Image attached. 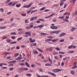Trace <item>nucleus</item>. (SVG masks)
<instances>
[{
    "mask_svg": "<svg viewBox=\"0 0 77 77\" xmlns=\"http://www.w3.org/2000/svg\"><path fill=\"white\" fill-rule=\"evenodd\" d=\"M18 3V2H14L12 4V6H14L15 5H16V4H17Z\"/></svg>",
    "mask_w": 77,
    "mask_h": 77,
    "instance_id": "9b49d317",
    "label": "nucleus"
},
{
    "mask_svg": "<svg viewBox=\"0 0 77 77\" xmlns=\"http://www.w3.org/2000/svg\"><path fill=\"white\" fill-rule=\"evenodd\" d=\"M26 75L27 76H31V75H32V74H29L28 73L26 74Z\"/></svg>",
    "mask_w": 77,
    "mask_h": 77,
    "instance_id": "052dcab7",
    "label": "nucleus"
},
{
    "mask_svg": "<svg viewBox=\"0 0 77 77\" xmlns=\"http://www.w3.org/2000/svg\"><path fill=\"white\" fill-rule=\"evenodd\" d=\"M54 59H56V60H58V57H57V56H54Z\"/></svg>",
    "mask_w": 77,
    "mask_h": 77,
    "instance_id": "ea45409f",
    "label": "nucleus"
},
{
    "mask_svg": "<svg viewBox=\"0 0 77 77\" xmlns=\"http://www.w3.org/2000/svg\"><path fill=\"white\" fill-rule=\"evenodd\" d=\"M22 38H23V37H20V38H17V41H20L21 39H22Z\"/></svg>",
    "mask_w": 77,
    "mask_h": 77,
    "instance_id": "a19ab883",
    "label": "nucleus"
},
{
    "mask_svg": "<svg viewBox=\"0 0 77 77\" xmlns=\"http://www.w3.org/2000/svg\"><path fill=\"white\" fill-rule=\"evenodd\" d=\"M66 4H64V6L63 7L64 9L66 8Z\"/></svg>",
    "mask_w": 77,
    "mask_h": 77,
    "instance_id": "bf43d9fd",
    "label": "nucleus"
},
{
    "mask_svg": "<svg viewBox=\"0 0 77 77\" xmlns=\"http://www.w3.org/2000/svg\"><path fill=\"white\" fill-rule=\"evenodd\" d=\"M49 74H51V75H53V76H54V77H56V75L55 74L53 73H52L51 72H49Z\"/></svg>",
    "mask_w": 77,
    "mask_h": 77,
    "instance_id": "6e6552de",
    "label": "nucleus"
},
{
    "mask_svg": "<svg viewBox=\"0 0 77 77\" xmlns=\"http://www.w3.org/2000/svg\"><path fill=\"white\" fill-rule=\"evenodd\" d=\"M36 49H37L38 51H40V52H41L42 53H43L44 52V51H42V50H41L40 49H39V48H36Z\"/></svg>",
    "mask_w": 77,
    "mask_h": 77,
    "instance_id": "dca6fc26",
    "label": "nucleus"
},
{
    "mask_svg": "<svg viewBox=\"0 0 77 77\" xmlns=\"http://www.w3.org/2000/svg\"><path fill=\"white\" fill-rule=\"evenodd\" d=\"M54 6V7H59V5H53Z\"/></svg>",
    "mask_w": 77,
    "mask_h": 77,
    "instance_id": "a18cd8bd",
    "label": "nucleus"
},
{
    "mask_svg": "<svg viewBox=\"0 0 77 77\" xmlns=\"http://www.w3.org/2000/svg\"><path fill=\"white\" fill-rule=\"evenodd\" d=\"M26 29H30V27H29V26H28L27 27H26Z\"/></svg>",
    "mask_w": 77,
    "mask_h": 77,
    "instance_id": "864d4df0",
    "label": "nucleus"
},
{
    "mask_svg": "<svg viewBox=\"0 0 77 77\" xmlns=\"http://www.w3.org/2000/svg\"><path fill=\"white\" fill-rule=\"evenodd\" d=\"M15 38H16L14 36H12L11 38V39H15Z\"/></svg>",
    "mask_w": 77,
    "mask_h": 77,
    "instance_id": "69168bd1",
    "label": "nucleus"
},
{
    "mask_svg": "<svg viewBox=\"0 0 77 77\" xmlns=\"http://www.w3.org/2000/svg\"><path fill=\"white\" fill-rule=\"evenodd\" d=\"M32 44L33 45H32V46H36V45H37V44H36V43Z\"/></svg>",
    "mask_w": 77,
    "mask_h": 77,
    "instance_id": "de8ad7c7",
    "label": "nucleus"
},
{
    "mask_svg": "<svg viewBox=\"0 0 77 77\" xmlns=\"http://www.w3.org/2000/svg\"><path fill=\"white\" fill-rule=\"evenodd\" d=\"M29 41H30L31 43H34V42H36L35 39H33L32 40V38L29 39Z\"/></svg>",
    "mask_w": 77,
    "mask_h": 77,
    "instance_id": "20e7f679",
    "label": "nucleus"
},
{
    "mask_svg": "<svg viewBox=\"0 0 77 77\" xmlns=\"http://www.w3.org/2000/svg\"><path fill=\"white\" fill-rule=\"evenodd\" d=\"M55 14H52L49 15L48 16H47V17H45V18H50V17H52V16H53V15H55Z\"/></svg>",
    "mask_w": 77,
    "mask_h": 77,
    "instance_id": "0eeeda50",
    "label": "nucleus"
},
{
    "mask_svg": "<svg viewBox=\"0 0 77 77\" xmlns=\"http://www.w3.org/2000/svg\"><path fill=\"white\" fill-rule=\"evenodd\" d=\"M63 5H64L63 2H61L60 4V6H63Z\"/></svg>",
    "mask_w": 77,
    "mask_h": 77,
    "instance_id": "aec40b11",
    "label": "nucleus"
},
{
    "mask_svg": "<svg viewBox=\"0 0 77 77\" xmlns=\"http://www.w3.org/2000/svg\"><path fill=\"white\" fill-rule=\"evenodd\" d=\"M65 41L64 39H61L59 41L60 42H63Z\"/></svg>",
    "mask_w": 77,
    "mask_h": 77,
    "instance_id": "473e14b6",
    "label": "nucleus"
},
{
    "mask_svg": "<svg viewBox=\"0 0 77 77\" xmlns=\"http://www.w3.org/2000/svg\"><path fill=\"white\" fill-rule=\"evenodd\" d=\"M46 8L45 7H44L43 8H41L40 9V11H44V10H45V9Z\"/></svg>",
    "mask_w": 77,
    "mask_h": 77,
    "instance_id": "2f4dec72",
    "label": "nucleus"
},
{
    "mask_svg": "<svg viewBox=\"0 0 77 77\" xmlns=\"http://www.w3.org/2000/svg\"><path fill=\"white\" fill-rule=\"evenodd\" d=\"M37 76L38 77H48V76H46V75H43L41 76L39 75H37Z\"/></svg>",
    "mask_w": 77,
    "mask_h": 77,
    "instance_id": "412c9836",
    "label": "nucleus"
},
{
    "mask_svg": "<svg viewBox=\"0 0 77 77\" xmlns=\"http://www.w3.org/2000/svg\"><path fill=\"white\" fill-rule=\"evenodd\" d=\"M10 1H11V0H8L6 1L5 3H6V4H7V3H9Z\"/></svg>",
    "mask_w": 77,
    "mask_h": 77,
    "instance_id": "4c0bfd02",
    "label": "nucleus"
},
{
    "mask_svg": "<svg viewBox=\"0 0 77 77\" xmlns=\"http://www.w3.org/2000/svg\"><path fill=\"white\" fill-rule=\"evenodd\" d=\"M2 69H7V67H2Z\"/></svg>",
    "mask_w": 77,
    "mask_h": 77,
    "instance_id": "680f3d73",
    "label": "nucleus"
},
{
    "mask_svg": "<svg viewBox=\"0 0 77 77\" xmlns=\"http://www.w3.org/2000/svg\"><path fill=\"white\" fill-rule=\"evenodd\" d=\"M47 50H49L50 51H52V48H48L47 49Z\"/></svg>",
    "mask_w": 77,
    "mask_h": 77,
    "instance_id": "5fc2aeb1",
    "label": "nucleus"
},
{
    "mask_svg": "<svg viewBox=\"0 0 77 77\" xmlns=\"http://www.w3.org/2000/svg\"><path fill=\"white\" fill-rule=\"evenodd\" d=\"M36 23H40V21L39 20H37L36 21Z\"/></svg>",
    "mask_w": 77,
    "mask_h": 77,
    "instance_id": "774afa93",
    "label": "nucleus"
},
{
    "mask_svg": "<svg viewBox=\"0 0 77 77\" xmlns=\"http://www.w3.org/2000/svg\"><path fill=\"white\" fill-rule=\"evenodd\" d=\"M62 71V70L60 69H57V72H59V71Z\"/></svg>",
    "mask_w": 77,
    "mask_h": 77,
    "instance_id": "49530a36",
    "label": "nucleus"
},
{
    "mask_svg": "<svg viewBox=\"0 0 77 77\" xmlns=\"http://www.w3.org/2000/svg\"><path fill=\"white\" fill-rule=\"evenodd\" d=\"M41 34L42 35H43V36H45V35H47V34L46 33H41Z\"/></svg>",
    "mask_w": 77,
    "mask_h": 77,
    "instance_id": "393cba45",
    "label": "nucleus"
},
{
    "mask_svg": "<svg viewBox=\"0 0 77 77\" xmlns=\"http://www.w3.org/2000/svg\"><path fill=\"white\" fill-rule=\"evenodd\" d=\"M17 72L19 73H21L23 71V68H20L17 69Z\"/></svg>",
    "mask_w": 77,
    "mask_h": 77,
    "instance_id": "f03ea898",
    "label": "nucleus"
},
{
    "mask_svg": "<svg viewBox=\"0 0 77 77\" xmlns=\"http://www.w3.org/2000/svg\"><path fill=\"white\" fill-rule=\"evenodd\" d=\"M57 54V53L56 52H54L53 53V54H54V55H56Z\"/></svg>",
    "mask_w": 77,
    "mask_h": 77,
    "instance_id": "6e6d98bb",
    "label": "nucleus"
},
{
    "mask_svg": "<svg viewBox=\"0 0 77 77\" xmlns=\"http://www.w3.org/2000/svg\"><path fill=\"white\" fill-rule=\"evenodd\" d=\"M6 41H7V42H8V43H10V42H11V40L7 39Z\"/></svg>",
    "mask_w": 77,
    "mask_h": 77,
    "instance_id": "4be33fe9",
    "label": "nucleus"
},
{
    "mask_svg": "<svg viewBox=\"0 0 77 77\" xmlns=\"http://www.w3.org/2000/svg\"><path fill=\"white\" fill-rule=\"evenodd\" d=\"M32 52H33V54H38V52L37 51H36V50H33V51H32Z\"/></svg>",
    "mask_w": 77,
    "mask_h": 77,
    "instance_id": "9d476101",
    "label": "nucleus"
},
{
    "mask_svg": "<svg viewBox=\"0 0 77 77\" xmlns=\"http://www.w3.org/2000/svg\"><path fill=\"white\" fill-rule=\"evenodd\" d=\"M21 15L23 17H26V14H22Z\"/></svg>",
    "mask_w": 77,
    "mask_h": 77,
    "instance_id": "603ef678",
    "label": "nucleus"
},
{
    "mask_svg": "<svg viewBox=\"0 0 77 77\" xmlns=\"http://www.w3.org/2000/svg\"><path fill=\"white\" fill-rule=\"evenodd\" d=\"M59 53H61V54H65V53L64 52H59Z\"/></svg>",
    "mask_w": 77,
    "mask_h": 77,
    "instance_id": "338daca9",
    "label": "nucleus"
},
{
    "mask_svg": "<svg viewBox=\"0 0 77 77\" xmlns=\"http://www.w3.org/2000/svg\"><path fill=\"white\" fill-rule=\"evenodd\" d=\"M51 29H57L58 28V27H57V26H51L50 27Z\"/></svg>",
    "mask_w": 77,
    "mask_h": 77,
    "instance_id": "423d86ee",
    "label": "nucleus"
},
{
    "mask_svg": "<svg viewBox=\"0 0 77 77\" xmlns=\"http://www.w3.org/2000/svg\"><path fill=\"white\" fill-rule=\"evenodd\" d=\"M59 40V39H55L52 40H51L52 42H57Z\"/></svg>",
    "mask_w": 77,
    "mask_h": 77,
    "instance_id": "2eb2a0df",
    "label": "nucleus"
},
{
    "mask_svg": "<svg viewBox=\"0 0 77 77\" xmlns=\"http://www.w3.org/2000/svg\"><path fill=\"white\" fill-rule=\"evenodd\" d=\"M60 31H51L50 32L51 34H53L54 33L56 35H59V32H60Z\"/></svg>",
    "mask_w": 77,
    "mask_h": 77,
    "instance_id": "f257e3e1",
    "label": "nucleus"
},
{
    "mask_svg": "<svg viewBox=\"0 0 77 77\" xmlns=\"http://www.w3.org/2000/svg\"><path fill=\"white\" fill-rule=\"evenodd\" d=\"M17 42H12L11 43H10V44H17Z\"/></svg>",
    "mask_w": 77,
    "mask_h": 77,
    "instance_id": "7c9ffc66",
    "label": "nucleus"
},
{
    "mask_svg": "<svg viewBox=\"0 0 77 77\" xmlns=\"http://www.w3.org/2000/svg\"><path fill=\"white\" fill-rule=\"evenodd\" d=\"M70 73L72 75H73L74 74V71L73 70H71L70 71Z\"/></svg>",
    "mask_w": 77,
    "mask_h": 77,
    "instance_id": "cd10ccee",
    "label": "nucleus"
},
{
    "mask_svg": "<svg viewBox=\"0 0 77 77\" xmlns=\"http://www.w3.org/2000/svg\"><path fill=\"white\" fill-rule=\"evenodd\" d=\"M6 26H0V29H6Z\"/></svg>",
    "mask_w": 77,
    "mask_h": 77,
    "instance_id": "f3484780",
    "label": "nucleus"
},
{
    "mask_svg": "<svg viewBox=\"0 0 77 77\" xmlns=\"http://www.w3.org/2000/svg\"><path fill=\"white\" fill-rule=\"evenodd\" d=\"M19 54H20L19 53H16L14 54V57H17V56H18V55H19Z\"/></svg>",
    "mask_w": 77,
    "mask_h": 77,
    "instance_id": "c756f323",
    "label": "nucleus"
},
{
    "mask_svg": "<svg viewBox=\"0 0 77 77\" xmlns=\"http://www.w3.org/2000/svg\"><path fill=\"white\" fill-rule=\"evenodd\" d=\"M21 48H25V47H26V46L22 45L21 46Z\"/></svg>",
    "mask_w": 77,
    "mask_h": 77,
    "instance_id": "0e129e2a",
    "label": "nucleus"
},
{
    "mask_svg": "<svg viewBox=\"0 0 77 77\" xmlns=\"http://www.w3.org/2000/svg\"><path fill=\"white\" fill-rule=\"evenodd\" d=\"M53 71H54V72H55V73H56L57 72V69H53Z\"/></svg>",
    "mask_w": 77,
    "mask_h": 77,
    "instance_id": "09e8293b",
    "label": "nucleus"
},
{
    "mask_svg": "<svg viewBox=\"0 0 77 77\" xmlns=\"http://www.w3.org/2000/svg\"><path fill=\"white\" fill-rule=\"evenodd\" d=\"M55 49L56 50H57L58 51H60V48H55Z\"/></svg>",
    "mask_w": 77,
    "mask_h": 77,
    "instance_id": "8fccbe9b",
    "label": "nucleus"
},
{
    "mask_svg": "<svg viewBox=\"0 0 77 77\" xmlns=\"http://www.w3.org/2000/svg\"><path fill=\"white\" fill-rule=\"evenodd\" d=\"M11 53H9V52H5V53H4V54H5V55H7L8 54H10Z\"/></svg>",
    "mask_w": 77,
    "mask_h": 77,
    "instance_id": "a878e982",
    "label": "nucleus"
},
{
    "mask_svg": "<svg viewBox=\"0 0 77 77\" xmlns=\"http://www.w3.org/2000/svg\"><path fill=\"white\" fill-rule=\"evenodd\" d=\"M14 69V67L10 68L9 69V71H12Z\"/></svg>",
    "mask_w": 77,
    "mask_h": 77,
    "instance_id": "37998d69",
    "label": "nucleus"
},
{
    "mask_svg": "<svg viewBox=\"0 0 77 77\" xmlns=\"http://www.w3.org/2000/svg\"><path fill=\"white\" fill-rule=\"evenodd\" d=\"M76 29H77V28L75 27H73L71 29V32H73L74 30H75Z\"/></svg>",
    "mask_w": 77,
    "mask_h": 77,
    "instance_id": "1a4fd4ad",
    "label": "nucleus"
},
{
    "mask_svg": "<svg viewBox=\"0 0 77 77\" xmlns=\"http://www.w3.org/2000/svg\"><path fill=\"white\" fill-rule=\"evenodd\" d=\"M25 35H29V36H30L31 34L29 32H26L25 33Z\"/></svg>",
    "mask_w": 77,
    "mask_h": 77,
    "instance_id": "ddd939ff",
    "label": "nucleus"
},
{
    "mask_svg": "<svg viewBox=\"0 0 77 77\" xmlns=\"http://www.w3.org/2000/svg\"><path fill=\"white\" fill-rule=\"evenodd\" d=\"M26 65L28 68H29L30 67V65H29V64L27 62H26Z\"/></svg>",
    "mask_w": 77,
    "mask_h": 77,
    "instance_id": "a211bd4d",
    "label": "nucleus"
},
{
    "mask_svg": "<svg viewBox=\"0 0 77 77\" xmlns=\"http://www.w3.org/2000/svg\"><path fill=\"white\" fill-rule=\"evenodd\" d=\"M74 52L73 51H70L68 52V53H73Z\"/></svg>",
    "mask_w": 77,
    "mask_h": 77,
    "instance_id": "c85d7f7f",
    "label": "nucleus"
},
{
    "mask_svg": "<svg viewBox=\"0 0 77 77\" xmlns=\"http://www.w3.org/2000/svg\"><path fill=\"white\" fill-rule=\"evenodd\" d=\"M11 35H17V33L15 32H11Z\"/></svg>",
    "mask_w": 77,
    "mask_h": 77,
    "instance_id": "6ab92c4d",
    "label": "nucleus"
},
{
    "mask_svg": "<svg viewBox=\"0 0 77 77\" xmlns=\"http://www.w3.org/2000/svg\"><path fill=\"white\" fill-rule=\"evenodd\" d=\"M73 48V46L72 45H71V46H69L68 48V49H70L71 48Z\"/></svg>",
    "mask_w": 77,
    "mask_h": 77,
    "instance_id": "f704fd0d",
    "label": "nucleus"
},
{
    "mask_svg": "<svg viewBox=\"0 0 77 77\" xmlns=\"http://www.w3.org/2000/svg\"><path fill=\"white\" fill-rule=\"evenodd\" d=\"M64 15H70V13L69 12H66L64 14Z\"/></svg>",
    "mask_w": 77,
    "mask_h": 77,
    "instance_id": "b1692460",
    "label": "nucleus"
},
{
    "mask_svg": "<svg viewBox=\"0 0 77 77\" xmlns=\"http://www.w3.org/2000/svg\"><path fill=\"white\" fill-rule=\"evenodd\" d=\"M25 22L26 23H29V22L28 21V20H27V19L25 20Z\"/></svg>",
    "mask_w": 77,
    "mask_h": 77,
    "instance_id": "4d7b16f0",
    "label": "nucleus"
},
{
    "mask_svg": "<svg viewBox=\"0 0 77 77\" xmlns=\"http://www.w3.org/2000/svg\"><path fill=\"white\" fill-rule=\"evenodd\" d=\"M22 70L23 71H27V70H28V68H22Z\"/></svg>",
    "mask_w": 77,
    "mask_h": 77,
    "instance_id": "5701e85b",
    "label": "nucleus"
},
{
    "mask_svg": "<svg viewBox=\"0 0 77 77\" xmlns=\"http://www.w3.org/2000/svg\"><path fill=\"white\" fill-rule=\"evenodd\" d=\"M16 63V61L14 60L12 61H11L8 62V63L11 64V63Z\"/></svg>",
    "mask_w": 77,
    "mask_h": 77,
    "instance_id": "4468645a",
    "label": "nucleus"
},
{
    "mask_svg": "<svg viewBox=\"0 0 77 77\" xmlns=\"http://www.w3.org/2000/svg\"><path fill=\"white\" fill-rule=\"evenodd\" d=\"M32 18L34 20H36V19H37V18H38V17H32Z\"/></svg>",
    "mask_w": 77,
    "mask_h": 77,
    "instance_id": "c03bdc74",
    "label": "nucleus"
},
{
    "mask_svg": "<svg viewBox=\"0 0 77 77\" xmlns=\"http://www.w3.org/2000/svg\"><path fill=\"white\" fill-rule=\"evenodd\" d=\"M63 21H66V22H69V20H67L66 19H63Z\"/></svg>",
    "mask_w": 77,
    "mask_h": 77,
    "instance_id": "e433bc0d",
    "label": "nucleus"
},
{
    "mask_svg": "<svg viewBox=\"0 0 77 77\" xmlns=\"http://www.w3.org/2000/svg\"><path fill=\"white\" fill-rule=\"evenodd\" d=\"M45 66H51V65L50 64H46L45 65Z\"/></svg>",
    "mask_w": 77,
    "mask_h": 77,
    "instance_id": "13d9d810",
    "label": "nucleus"
},
{
    "mask_svg": "<svg viewBox=\"0 0 77 77\" xmlns=\"http://www.w3.org/2000/svg\"><path fill=\"white\" fill-rule=\"evenodd\" d=\"M66 35V33L65 32H62V33L60 34L59 37H60V38L61 37H62L63 36H64V35Z\"/></svg>",
    "mask_w": 77,
    "mask_h": 77,
    "instance_id": "39448f33",
    "label": "nucleus"
},
{
    "mask_svg": "<svg viewBox=\"0 0 77 77\" xmlns=\"http://www.w3.org/2000/svg\"><path fill=\"white\" fill-rule=\"evenodd\" d=\"M16 6L17 8H19L21 6V5L19 4H16Z\"/></svg>",
    "mask_w": 77,
    "mask_h": 77,
    "instance_id": "c9c22d12",
    "label": "nucleus"
},
{
    "mask_svg": "<svg viewBox=\"0 0 77 77\" xmlns=\"http://www.w3.org/2000/svg\"><path fill=\"white\" fill-rule=\"evenodd\" d=\"M44 26V25H39L38 26V28L39 29H41V28H42Z\"/></svg>",
    "mask_w": 77,
    "mask_h": 77,
    "instance_id": "f8f14e48",
    "label": "nucleus"
},
{
    "mask_svg": "<svg viewBox=\"0 0 77 77\" xmlns=\"http://www.w3.org/2000/svg\"><path fill=\"white\" fill-rule=\"evenodd\" d=\"M22 57H17V58L15 59V60H20V59H22Z\"/></svg>",
    "mask_w": 77,
    "mask_h": 77,
    "instance_id": "bb28decb",
    "label": "nucleus"
},
{
    "mask_svg": "<svg viewBox=\"0 0 77 77\" xmlns=\"http://www.w3.org/2000/svg\"><path fill=\"white\" fill-rule=\"evenodd\" d=\"M48 11H50L49 9H47L45 10V12H48Z\"/></svg>",
    "mask_w": 77,
    "mask_h": 77,
    "instance_id": "e2e57ef3",
    "label": "nucleus"
},
{
    "mask_svg": "<svg viewBox=\"0 0 77 77\" xmlns=\"http://www.w3.org/2000/svg\"><path fill=\"white\" fill-rule=\"evenodd\" d=\"M31 66L32 67V68H35V66H36L35 64H33L31 65Z\"/></svg>",
    "mask_w": 77,
    "mask_h": 77,
    "instance_id": "72a5a7b5",
    "label": "nucleus"
},
{
    "mask_svg": "<svg viewBox=\"0 0 77 77\" xmlns=\"http://www.w3.org/2000/svg\"><path fill=\"white\" fill-rule=\"evenodd\" d=\"M59 19H63L64 18V17L62 16V17H58Z\"/></svg>",
    "mask_w": 77,
    "mask_h": 77,
    "instance_id": "79ce46f5",
    "label": "nucleus"
},
{
    "mask_svg": "<svg viewBox=\"0 0 77 77\" xmlns=\"http://www.w3.org/2000/svg\"><path fill=\"white\" fill-rule=\"evenodd\" d=\"M22 29L20 28L18 29L17 31H18L19 32H21V31H22Z\"/></svg>",
    "mask_w": 77,
    "mask_h": 77,
    "instance_id": "3c124183",
    "label": "nucleus"
},
{
    "mask_svg": "<svg viewBox=\"0 0 77 77\" xmlns=\"http://www.w3.org/2000/svg\"><path fill=\"white\" fill-rule=\"evenodd\" d=\"M0 11H1V12H4L3 9L2 8H0Z\"/></svg>",
    "mask_w": 77,
    "mask_h": 77,
    "instance_id": "58836bf2",
    "label": "nucleus"
},
{
    "mask_svg": "<svg viewBox=\"0 0 77 77\" xmlns=\"http://www.w3.org/2000/svg\"><path fill=\"white\" fill-rule=\"evenodd\" d=\"M32 5V4L31 3L28 5H25L23 6L22 8H30V7Z\"/></svg>",
    "mask_w": 77,
    "mask_h": 77,
    "instance_id": "7ed1b4c3",
    "label": "nucleus"
}]
</instances>
